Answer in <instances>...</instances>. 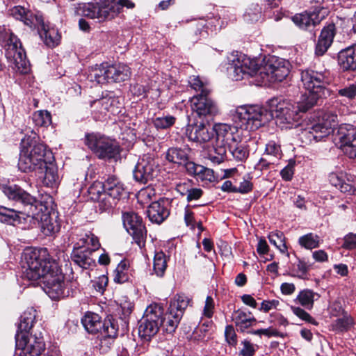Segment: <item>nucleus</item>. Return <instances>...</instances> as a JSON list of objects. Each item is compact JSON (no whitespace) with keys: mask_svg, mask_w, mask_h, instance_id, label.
Returning a JSON list of instances; mask_svg holds the SVG:
<instances>
[{"mask_svg":"<svg viewBox=\"0 0 356 356\" xmlns=\"http://www.w3.org/2000/svg\"><path fill=\"white\" fill-rule=\"evenodd\" d=\"M33 121L36 126L47 127L51 123V115L47 111H37L33 114Z\"/></svg>","mask_w":356,"mask_h":356,"instance_id":"obj_47","label":"nucleus"},{"mask_svg":"<svg viewBox=\"0 0 356 356\" xmlns=\"http://www.w3.org/2000/svg\"><path fill=\"white\" fill-rule=\"evenodd\" d=\"M123 226L126 231L134 236V218L132 212H124L122 214Z\"/></svg>","mask_w":356,"mask_h":356,"instance_id":"obj_54","label":"nucleus"},{"mask_svg":"<svg viewBox=\"0 0 356 356\" xmlns=\"http://www.w3.org/2000/svg\"><path fill=\"white\" fill-rule=\"evenodd\" d=\"M298 243L305 249L312 250L319 246L320 237L314 233H308L299 238Z\"/></svg>","mask_w":356,"mask_h":356,"instance_id":"obj_41","label":"nucleus"},{"mask_svg":"<svg viewBox=\"0 0 356 356\" xmlns=\"http://www.w3.org/2000/svg\"><path fill=\"white\" fill-rule=\"evenodd\" d=\"M3 192L9 200L20 204L21 209L0 206V222L13 224L21 218H31L40 222L42 232L45 235L58 232L60 225L56 220L57 215L55 212H50L42 202L16 185L3 186Z\"/></svg>","mask_w":356,"mask_h":356,"instance_id":"obj_1","label":"nucleus"},{"mask_svg":"<svg viewBox=\"0 0 356 356\" xmlns=\"http://www.w3.org/2000/svg\"><path fill=\"white\" fill-rule=\"evenodd\" d=\"M149 168L138 163L135 165V179L143 181L147 179Z\"/></svg>","mask_w":356,"mask_h":356,"instance_id":"obj_55","label":"nucleus"},{"mask_svg":"<svg viewBox=\"0 0 356 356\" xmlns=\"http://www.w3.org/2000/svg\"><path fill=\"white\" fill-rule=\"evenodd\" d=\"M34 315H32L31 313L27 314L25 312L22 316L20 319V322L18 326V330L15 335V342L17 343V338L19 334L28 335V337L31 336L37 335L39 336V334L42 333L40 332H34L33 328V321H34Z\"/></svg>","mask_w":356,"mask_h":356,"instance_id":"obj_29","label":"nucleus"},{"mask_svg":"<svg viewBox=\"0 0 356 356\" xmlns=\"http://www.w3.org/2000/svg\"><path fill=\"white\" fill-rule=\"evenodd\" d=\"M17 356H58L51 350L46 351V344L42 335H34L28 337V335L19 334L17 338Z\"/></svg>","mask_w":356,"mask_h":356,"instance_id":"obj_11","label":"nucleus"},{"mask_svg":"<svg viewBox=\"0 0 356 356\" xmlns=\"http://www.w3.org/2000/svg\"><path fill=\"white\" fill-rule=\"evenodd\" d=\"M88 79L91 82H96L98 84L108 83L107 63L96 65L88 70Z\"/></svg>","mask_w":356,"mask_h":356,"instance_id":"obj_30","label":"nucleus"},{"mask_svg":"<svg viewBox=\"0 0 356 356\" xmlns=\"http://www.w3.org/2000/svg\"><path fill=\"white\" fill-rule=\"evenodd\" d=\"M261 8L258 4L250 5L245 10L243 18L248 22H254L261 17Z\"/></svg>","mask_w":356,"mask_h":356,"instance_id":"obj_50","label":"nucleus"},{"mask_svg":"<svg viewBox=\"0 0 356 356\" xmlns=\"http://www.w3.org/2000/svg\"><path fill=\"white\" fill-rule=\"evenodd\" d=\"M338 94L341 97H345L352 99L356 96V84H350L338 90Z\"/></svg>","mask_w":356,"mask_h":356,"instance_id":"obj_56","label":"nucleus"},{"mask_svg":"<svg viewBox=\"0 0 356 356\" xmlns=\"http://www.w3.org/2000/svg\"><path fill=\"white\" fill-rule=\"evenodd\" d=\"M214 307L215 303L213 299L211 296H207L203 309V316L209 318H211L213 314Z\"/></svg>","mask_w":356,"mask_h":356,"instance_id":"obj_59","label":"nucleus"},{"mask_svg":"<svg viewBox=\"0 0 356 356\" xmlns=\"http://www.w3.org/2000/svg\"><path fill=\"white\" fill-rule=\"evenodd\" d=\"M227 145L221 142H216V144L210 149L207 154V158L214 164L222 163L227 155Z\"/></svg>","mask_w":356,"mask_h":356,"instance_id":"obj_35","label":"nucleus"},{"mask_svg":"<svg viewBox=\"0 0 356 356\" xmlns=\"http://www.w3.org/2000/svg\"><path fill=\"white\" fill-rule=\"evenodd\" d=\"M317 127L315 129L320 130L323 135L325 136L330 134L332 128L336 125L338 122V116L332 112H325L319 116L317 120H314Z\"/></svg>","mask_w":356,"mask_h":356,"instance_id":"obj_25","label":"nucleus"},{"mask_svg":"<svg viewBox=\"0 0 356 356\" xmlns=\"http://www.w3.org/2000/svg\"><path fill=\"white\" fill-rule=\"evenodd\" d=\"M188 83L193 89L200 92L197 95H208L210 92L208 83L204 82L198 76H190Z\"/></svg>","mask_w":356,"mask_h":356,"instance_id":"obj_43","label":"nucleus"},{"mask_svg":"<svg viewBox=\"0 0 356 356\" xmlns=\"http://www.w3.org/2000/svg\"><path fill=\"white\" fill-rule=\"evenodd\" d=\"M186 135L190 140L199 143L209 141L213 136V130L208 123L204 122L189 124Z\"/></svg>","mask_w":356,"mask_h":356,"instance_id":"obj_18","label":"nucleus"},{"mask_svg":"<svg viewBox=\"0 0 356 356\" xmlns=\"http://www.w3.org/2000/svg\"><path fill=\"white\" fill-rule=\"evenodd\" d=\"M165 159L171 163L184 164L188 159V153L181 148H169L165 153Z\"/></svg>","mask_w":356,"mask_h":356,"instance_id":"obj_38","label":"nucleus"},{"mask_svg":"<svg viewBox=\"0 0 356 356\" xmlns=\"http://www.w3.org/2000/svg\"><path fill=\"white\" fill-rule=\"evenodd\" d=\"M225 337L227 342L230 345L236 343V334L232 325H227L225 330Z\"/></svg>","mask_w":356,"mask_h":356,"instance_id":"obj_60","label":"nucleus"},{"mask_svg":"<svg viewBox=\"0 0 356 356\" xmlns=\"http://www.w3.org/2000/svg\"><path fill=\"white\" fill-rule=\"evenodd\" d=\"M10 15L17 20H20L31 28H36L41 39L49 47H54L60 41V36L54 27L49 28L44 23L41 15L33 14L25 8L17 6L10 10Z\"/></svg>","mask_w":356,"mask_h":356,"instance_id":"obj_7","label":"nucleus"},{"mask_svg":"<svg viewBox=\"0 0 356 356\" xmlns=\"http://www.w3.org/2000/svg\"><path fill=\"white\" fill-rule=\"evenodd\" d=\"M88 193L91 195V198L94 200L99 201L102 195L106 196L104 188L103 182L95 181L88 188Z\"/></svg>","mask_w":356,"mask_h":356,"instance_id":"obj_52","label":"nucleus"},{"mask_svg":"<svg viewBox=\"0 0 356 356\" xmlns=\"http://www.w3.org/2000/svg\"><path fill=\"white\" fill-rule=\"evenodd\" d=\"M318 293L310 289H304L299 292L295 301L306 309H312L315 300L319 298Z\"/></svg>","mask_w":356,"mask_h":356,"instance_id":"obj_36","label":"nucleus"},{"mask_svg":"<svg viewBox=\"0 0 356 356\" xmlns=\"http://www.w3.org/2000/svg\"><path fill=\"white\" fill-rule=\"evenodd\" d=\"M150 131L145 129V131L139 136L138 138L143 141L147 147H153L156 143V138L150 134Z\"/></svg>","mask_w":356,"mask_h":356,"instance_id":"obj_64","label":"nucleus"},{"mask_svg":"<svg viewBox=\"0 0 356 356\" xmlns=\"http://www.w3.org/2000/svg\"><path fill=\"white\" fill-rule=\"evenodd\" d=\"M147 231L143 224V219L139 212L135 213V243L141 249L145 246Z\"/></svg>","mask_w":356,"mask_h":356,"instance_id":"obj_37","label":"nucleus"},{"mask_svg":"<svg viewBox=\"0 0 356 356\" xmlns=\"http://www.w3.org/2000/svg\"><path fill=\"white\" fill-rule=\"evenodd\" d=\"M189 302L190 299L184 294H177L171 300L168 312L171 314L179 315V317L181 318Z\"/></svg>","mask_w":356,"mask_h":356,"instance_id":"obj_31","label":"nucleus"},{"mask_svg":"<svg viewBox=\"0 0 356 356\" xmlns=\"http://www.w3.org/2000/svg\"><path fill=\"white\" fill-rule=\"evenodd\" d=\"M264 156L270 159H275L276 162L282 156L280 146L277 145L274 141H270L266 146Z\"/></svg>","mask_w":356,"mask_h":356,"instance_id":"obj_51","label":"nucleus"},{"mask_svg":"<svg viewBox=\"0 0 356 356\" xmlns=\"http://www.w3.org/2000/svg\"><path fill=\"white\" fill-rule=\"evenodd\" d=\"M54 273L47 275L46 280L42 282L44 284V291L52 300H58L70 296L64 281L65 276L59 266H55Z\"/></svg>","mask_w":356,"mask_h":356,"instance_id":"obj_15","label":"nucleus"},{"mask_svg":"<svg viewBox=\"0 0 356 356\" xmlns=\"http://www.w3.org/2000/svg\"><path fill=\"white\" fill-rule=\"evenodd\" d=\"M201 168L202 169H200V172L198 173L196 176L197 179L209 181H212L214 180L215 177L212 170L205 168L203 165H201Z\"/></svg>","mask_w":356,"mask_h":356,"instance_id":"obj_58","label":"nucleus"},{"mask_svg":"<svg viewBox=\"0 0 356 356\" xmlns=\"http://www.w3.org/2000/svg\"><path fill=\"white\" fill-rule=\"evenodd\" d=\"M106 195L108 196V199L106 201L104 206L102 204L105 198L101 200L100 207H102L103 209L111 208L113 205L115 204V200L127 198L129 196L128 193L125 191L122 184L115 186V188H113L108 193H106Z\"/></svg>","mask_w":356,"mask_h":356,"instance_id":"obj_32","label":"nucleus"},{"mask_svg":"<svg viewBox=\"0 0 356 356\" xmlns=\"http://www.w3.org/2000/svg\"><path fill=\"white\" fill-rule=\"evenodd\" d=\"M312 107L304 99L296 104L282 98H273L269 102L268 112L271 118H275L280 124H283L282 127L291 129L297 127L296 123L302 117L301 113Z\"/></svg>","mask_w":356,"mask_h":356,"instance_id":"obj_5","label":"nucleus"},{"mask_svg":"<svg viewBox=\"0 0 356 356\" xmlns=\"http://www.w3.org/2000/svg\"><path fill=\"white\" fill-rule=\"evenodd\" d=\"M268 239L270 243L275 245L282 253H285L287 251L285 237L282 232H271L268 235Z\"/></svg>","mask_w":356,"mask_h":356,"instance_id":"obj_46","label":"nucleus"},{"mask_svg":"<svg viewBox=\"0 0 356 356\" xmlns=\"http://www.w3.org/2000/svg\"><path fill=\"white\" fill-rule=\"evenodd\" d=\"M138 325V335L145 340H149L151 337L157 333L159 329L156 323L152 322L150 320L146 321L144 316L139 321Z\"/></svg>","mask_w":356,"mask_h":356,"instance_id":"obj_33","label":"nucleus"},{"mask_svg":"<svg viewBox=\"0 0 356 356\" xmlns=\"http://www.w3.org/2000/svg\"><path fill=\"white\" fill-rule=\"evenodd\" d=\"M181 318L177 314H171L169 312L165 314L163 318V323L161 325L163 326L166 332L169 333L173 332L179 323Z\"/></svg>","mask_w":356,"mask_h":356,"instance_id":"obj_49","label":"nucleus"},{"mask_svg":"<svg viewBox=\"0 0 356 356\" xmlns=\"http://www.w3.org/2000/svg\"><path fill=\"white\" fill-rule=\"evenodd\" d=\"M163 307L157 303L151 304L149 305L144 313V318L146 321H152V322L156 323L160 327L163 323Z\"/></svg>","mask_w":356,"mask_h":356,"instance_id":"obj_34","label":"nucleus"},{"mask_svg":"<svg viewBox=\"0 0 356 356\" xmlns=\"http://www.w3.org/2000/svg\"><path fill=\"white\" fill-rule=\"evenodd\" d=\"M176 121V118L170 115L156 117L152 119V123L156 129H167L171 127Z\"/></svg>","mask_w":356,"mask_h":356,"instance_id":"obj_48","label":"nucleus"},{"mask_svg":"<svg viewBox=\"0 0 356 356\" xmlns=\"http://www.w3.org/2000/svg\"><path fill=\"white\" fill-rule=\"evenodd\" d=\"M123 7L131 8L134 4L129 0H99L96 3H79L76 8V12L79 15L103 21L114 18Z\"/></svg>","mask_w":356,"mask_h":356,"instance_id":"obj_6","label":"nucleus"},{"mask_svg":"<svg viewBox=\"0 0 356 356\" xmlns=\"http://www.w3.org/2000/svg\"><path fill=\"white\" fill-rule=\"evenodd\" d=\"M22 150L18 162L19 169L24 172L35 171L47 187L53 188L58 184L59 177L54 156L50 149L42 143H33L26 146L22 140Z\"/></svg>","mask_w":356,"mask_h":356,"instance_id":"obj_3","label":"nucleus"},{"mask_svg":"<svg viewBox=\"0 0 356 356\" xmlns=\"http://www.w3.org/2000/svg\"><path fill=\"white\" fill-rule=\"evenodd\" d=\"M335 34V26L334 24H330L325 27L319 36L316 46L315 53L318 56L323 55L332 43Z\"/></svg>","mask_w":356,"mask_h":356,"instance_id":"obj_21","label":"nucleus"},{"mask_svg":"<svg viewBox=\"0 0 356 356\" xmlns=\"http://www.w3.org/2000/svg\"><path fill=\"white\" fill-rule=\"evenodd\" d=\"M76 244L84 248L89 249L92 252L100 247L99 238L91 232L86 234L83 238H80Z\"/></svg>","mask_w":356,"mask_h":356,"instance_id":"obj_40","label":"nucleus"},{"mask_svg":"<svg viewBox=\"0 0 356 356\" xmlns=\"http://www.w3.org/2000/svg\"><path fill=\"white\" fill-rule=\"evenodd\" d=\"M353 323L352 318L346 314L343 315L342 318H339L333 322L331 325V327L333 331L343 332L347 331Z\"/></svg>","mask_w":356,"mask_h":356,"instance_id":"obj_44","label":"nucleus"},{"mask_svg":"<svg viewBox=\"0 0 356 356\" xmlns=\"http://www.w3.org/2000/svg\"><path fill=\"white\" fill-rule=\"evenodd\" d=\"M167 200H159L150 204L147 207L146 213L149 220L156 224H161L169 216Z\"/></svg>","mask_w":356,"mask_h":356,"instance_id":"obj_19","label":"nucleus"},{"mask_svg":"<svg viewBox=\"0 0 356 356\" xmlns=\"http://www.w3.org/2000/svg\"><path fill=\"white\" fill-rule=\"evenodd\" d=\"M228 149L236 161H243L248 157L249 151L247 147L243 144L236 143L235 140L228 145Z\"/></svg>","mask_w":356,"mask_h":356,"instance_id":"obj_39","label":"nucleus"},{"mask_svg":"<svg viewBox=\"0 0 356 356\" xmlns=\"http://www.w3.org/2000/svg\"><path fill=\"white\" fill-rule=\"evenodd\" d=\"M92 252L89 249L75 244L72 252V261L83 268H88L95 264V260L91 257Z\"/></svg>","mask_w":356,"mask_h":356,"instance_id":"obj_22","label":"nucleus"},{"mask_svg":"<svg viewBox=\"0 0 356 356\" xmlns=\"http://www.w3.org/2000/svg\"><path fill=\"white\" fill-rule=\"evenodd\" d=\"M118 101L112 97H104L99 99L95 100L91 104L93 111L101 115H106L107 113L115 114L118 113V108L115 106Z\"/></svg>","mask_w":356,"mask_h":356,"instance_id":"obj_24","label":"nucleus"},{"mask_svg":"<svg viewBox=\"0 0 356 356\" xmlns=\"http://www.w3.org/2000/svg\"><path fill=\"white\" fill-rule=\"evenodd\" d=\"M343 300L341 298H338L330 302L328 307L329 313L334 316H339L340 315L346 314V313L344 312L343 308Z\"/></svg>","mask_w":356,"mask_h":356,"instance_id":"obj_53","label":"nucleus"},{"mask_svg":"<svg viewBox=\"0 0 356 356\" xmlns=\"http://www.w3.org/2000/svg\"><path fill=\"white\" fill-rule=\"evenodd\" d=\"M212 129L216 134V142H221L222 144L228 145L230 142L235 140L234 132L236 127L227 124L220 123L216 124Z\"/></svg>","mask_w":356,"mask_h":356,"instance_id":"obj_26","label":"nucleus"},{"mask_svg":"<svg viewBox=\"0 0 356 356\" xmlns=\"http://www.w3.org/2000/svg\"><path fill=\"white\" fill-rule=\"evenodd\" d=\"M329 14L325 6L314 8L312 12H305L293 17V22L300 29H308L319 24Z\"/></svg>","mask_w":356,"mask_h":356,"instance_id":"obj_16","label":"nucleus"},{"mask_svg":"<svg viewBox=\"0 0 356 356\" xmlns=\"http://www.w3.org/2000/svg\"><path fill=\"white\" fill-rule=\"evenodd\" d=\"M233 120L243 129L252 131L271 119L268 110L259 105H243L231 111Z\"/></svg>","mask_w":356,"mask_h":356,"instance_id":"obj_9","label":"nucleus"},{"mask_svg":"<svg viewBox=\"0 0 356 356\" xmlns=\"http://www.w3.org/2000/svg\"><path fill=\"white\" fill-rule=\"evenodd\" d=\"M282 179L285 181H290L294 174V162H289L280 172Z\"/></svg>","mask_w":356,"mask_h":356,"instance_id":"obj_61","label":"nucleus"},{"mask_svg":"<svg viewBox=\"0 0 356 356\" xmlns=\"http://www.w3.org/2000/svg\"><path fill=\"white\" fill-rule=\"evenodd\" d=\"M232 320L234 323L237 330L241 332H245L257 322L252 313L245 309L235 310L232 313Z\"/></svg>","mask_w":356,"mask_h":356,"instance_id":"obj_20","label":"nucleus"},{"mask_svg":"<svg viewBox=\"0 0 356 356\" xmlns=\"http://www.w3.org/2000/svg\"><path fill=\"white\" fill-rule=\"evenodd\" d=\"M291 309L292 312L297 316L298 318H300L301 320H303L307 322H312L313 318L312 317L303 309L298 307H291Z\"/></svg>","mask_w":356,"mask_h":356,"instance_id":"obj_63","label":"nucleus"},{"mask_svg":"<svg viewBox=\"0 0 356 356\" xmlns=\"http://www.w3.org/2000/svg\"><path fill=\"white\" fill-rule=\"evenodd\" d=\"M130 71L126 65H110L107 64L108 83L121 82L130 76Z\"/></svg>","mask_w":356,"mask_h":356,"instance_id":"obj_28","label":"nucleus"},{"mask_svg":"<svg viewBox=\"0 0 356 356\" xmlns=\"http://www.w3.org/2000/svg\"><path fill=\"white\" fill-rule=\"evenodd\" d=\"M316 127H317V124L314 121L307 124V127L304 129L300 126V133H299L298 135L302 143L309 144L313 141L317 142L325 136L323 135V133L320 132V130L314 129Z\"/></svg>","mask_w":356,"mask_h":356,"instance_id":"obj_27","label":"nucleus"},{"mask_svg":"<svg viewBox=\"0 0 356 356\" xmlns=\"http://www.w3.org/2000/svg\"><path fill=\"white\" fill-rule=\"evenodd\" d=\"M154 270L157 276L162 277L167 268L165 254L163 252H156L153 263Z\"/></svg>","mask_w":356,"mask_h":356,"instance_id":"obj_42","label":"nucleus"},{"mask_svg":"<svg viewBox=\"0 0 356 356\" xmlns=\"http://www.w3.org/2000/svg\"><path fill=\"white\" fill-rule=\"evenodd\" d=\"M26 264L23 277L31 281L46 280L47 275L54 273L57 263L49 258L46 248H29L24 252Z\"/></svg>","mask_w":356,"mask_h":356,"instance_id":"obj_4","label":"nucleus"},{"mask_svg":"<svg viewBox=\"0 0 356 356\" xmlns=\"http://www.w3.org/2000/svg\"><path fill=\"white\" fill-rule=\"evenodd\" d=\"M334 140L341 150L350 159H356V128L342 124L334 131Z\"/></svg>","mask_w":356,"mask_h":356,"instance_id":"obj_13","label":"nucleus"},{"mask_svg":"<svg viewBox=\"0 0 356 356\" xmlns=\"http://www.w3.org/2000/svg\"><path fill=\"white\" fill-rule=\"evenodd\" d=\"M225 67L227 74L234 80L259 75L264 83L281 82L289 75L290 63L275 56L266 58L262 66L244 54L233 52L227 57Z\"/></svg>","mask_w":356,"mask_h":356,"instance_id":"obj_2","label":"nucleus"},{"mask_svg":"<svg viewBox=\"0 0 356 356\" xmlns=\"http://www.w3.org/2000/svg\"><path fill=\"white\" fill-rule=\"evenodd\" d=\"M86 143L100 159H114L120 153L118 145L104 136L88 134L86 136Z\"/></svg>","mask_w":356,"mask_h":356,"instance_id":"obj_14","label":"nucleus"},{"mask_svg":"<svg viewBox=\"0 0 356 356\" xmlns=\"http://www.w3.org/2000/svg\"><path fill=\"white\" fill-rule=\"evenodd\" d=\"M108 277L106 275H102L92 282V286L97 292L102 294L108 284Z\"/></svg>","mask_w":356,"mask_h":356,"instance_id":"obj_57","label":"nucleus"},{"mask_svg":"<svg viewBox=\"0 0 356 356\" xmlns=\"http://www.w3.org/2000/svg\"><path fill=\"white\" fill-rule=\"evenodd\" d=\"M332 78L328 70L323 72L307 70L301 73V81L307 90L303 99L309 106H314L319 99L325 95V86L331 83Z\"/></svg>","mask_w":356,"mask_h":356,"instance_id":"obj_8","label":"nucleus"},{"mask_svg":"<svg viewBox=\"0 0 356 356\" xmlns=\"http://www.w3.org/2000/svg\"><path fill=\"white\" fill-rule=\"evenodd\" d=\"M1 40L5 42L7 55L14 60L17 70L22 74L27 73L29 71V62L26 60L25 51L18 38L13 33L5 32Z\"/></svg>","mask_w":356,"mask_h":356,"instance_id":"obj_12","label":"nucleus"},{"mask_svg":"<svg viewBox=\"0 0 356 356\" xmlns=\"http://www.w3.org/2000/svg\"><path fill=\"white\" fill-rule=\"evenodd\" d=\"M81 323L88 332L99 333L98 337L102 348L109 347L118 336V326L112 316H108L102 323L98 314L89 312L85 314Z\"/></svg>","mask_w":356,"mask_h":356,"instance_id":"obj_10","label":"nucleus"},{"mask_svg":"<svg viewBox=\"0 0 356 356\" xmlns=\"http://www.w3.org/2000/svg\"><path fill=\"white\" fill-rule=\"evenodd\" d=\"M342 247L346 249L352 250L356 248V234L349 233L344 236Z\"/></svg>","mask_w":356,"mask_h":356,"instance_id":"obj_62","label":"nucleus"},{"mask_svg":"<svg viewBox=\"0 0 356 356\" xmlns=\"http://www.w3.org/2000/svg\"><path fill=\"white\" fill-rule=\"evenodd\" d=\"M154 195V189L150 186L140 189L136 196L138 204L141 207H145L146 204L149 206Z\"/></svg>","mask_w":356,"mask_h":356,"instance_id":"obj_45","label":"nucleus"},{"mask_svg":"<svg viewBox=\"0 0 356 356\" xmlns=\"http://www.w3.org/2000/svg\"><path fill=\"white\" fill-rule=\"evenodd\" d=\"M192 111L199 118H212L218 112L216 103L207 95H194L191 98Z\"/></svg>","mask_w":356,"mask_h":356,"instance_id":"obj_17","label":"nucleus"},{"mask_svg":"<svg viewBox=\"0 0 356 356\" xmlns=\"http://www.w3.org/2000/svg\"><path fill=\"white\" fill-rule=\"evenodd\" d=\"M338 63L343 70L356 69V47L350 46L339 51Z\"/></svg>","mask_w":356,"mask_h":356,"instance_id":"obj_23","label":"nucleus"}]
</instances>
